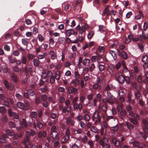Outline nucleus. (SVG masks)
Listing matches in <instances>:
<instances>
[{
    "label": "nucleus",
    "instance_id": "bf43d9fd",
    "mask_svg": "<svg viewBox=\"0 0 148 148\" xmlns=\"http://www.w3.org/2000/svg\"><path fill=\"white\" fill-rule=\"evenodd\" d=\"M75 79H79L80 77V75L77 71L75 72Z\"/></svg>",
    "mask_w": 148,
    "mask_h": 148
},
{
    "label": "nucleus",
    "instance_id": "9d476101",
    "mask_svg": "<svg viewBox=\"0 0 148 148\" xmlns=\"http://www.w3.org/2000/svg\"><path fill=\"white\" fill-rule=\"evenodd\" d=\"M47 133L46 131L43 130L42 132L40 131L38 133V137L40 139H42V136L45 138L47 136Z\"/></svg>",
    "mask_w": 148,
    "mask_h": 148
},
{
    "label": "nucleus",
    "instance_id": "473e14b6",
    "mask_svg": "<svg viewBox=\"0 0 148 148\" xmlns=\"http://www.w3.org/2000/svg\"><path fill=\"white\" fill-rule=\"evenodd\" d=\"M22 43L24 45L27 46L28 44V42L27 41V39L26 38H23L21 40Z\"/></svg>",
    "mask_w": 148,
    "mask_h": 148
},
{
    "label": "nucleus",
    "instance_id": "b1692460",
    "mask_svg": "<svg viewBox=\"0 0 148 148\" xmlns=\"http://www.w3.org/2000/svg\"><path fill=\"white\" fill-rule=\"evenodd\" d=\"M8 59L9 62L11 63H14L16 61V58H13L11 56H8Z\"/></svg>",
    "mask_w": 148,
    "mask_h": 148
},
{
    "label": "nucleus",
    "instance_id": "f8f14e48",
    "mask_svg": "<svg viewBox=\"0 0 148 148\" xmlns=\"http://www.w3.org/2000/svg\"><path fill=\"white\" fill-rule=\"evenodd\" d=\"M66 33L68 36H70L71 35H74L76 34L77 35V33H75L73 29H67L66 31Z\"/></svg>",
    "mask_w": 148,
    "mask_h": 148
},
{
    "label": "nucleus",
    "instance_id": "cd10ccee",
    "mask_svg": "<svg viewBox=\"0 0 148 148\" xmlns=\"http://www.w3.org/2000/svg\"><path fill=\"white\" fill-rule=\"evenodd\" d=\"M72 83L74 86L78 85L79 84V81L78 79H75L71 81Z\"/></svg>",
    "mask_w": 148,
    "mask_h": 148
},
{
    "label": "nucleus",
    "instance_id": "7c9ffc66",
    "mask_svg": "<svg viewBox=\"0 0 148 148\" xmlns=\"http://www.w3.org/2000/svg\"><path fill=\"white\" fill-rule=\"evenodd\" d=\"M34 65L35 66L38 67L39 66L40 61L37 59H35L33 61Z\"/></svg>",
    "mask_w": 148,
    "mask_h": 148
},
{
    "label": "nucleus",
    "instance_id": "13d9d810",
    "mask_svg": "<svg viewBox=\"0 0 148 148\" xmlns=\"http://www.w3.org/2000/svg\"><path fill=\"white\" fill-rule=\"evenodd\" d=\"M84 117L85 120L87 121H89L90 119V116L88 114L84 115Z\"/></svg>",
    "mask_w": 148,
    "mask_h": 148
},
{
    "label": "nucleus",
    "instance_id": "e433bc0d",
    "mask_svg": "<svg viewBox=\"0 0 148 148\" xmlns=\"http://www.w3.org/2000/svg\"><path fill=\"white\" fill-rule=\"evenodd\" d=\"M134 95L136 98L137 99H140L141 95L139 91H137L136 92H135Z\"/></svg>",
    "mask_w": 148,
    "mask_h": 148
},
{
    "label": "nucleus",
    "instance_id": "6e6552de",
    "mask_svg": "<svg viewBox=\"0 0 148 148\" xmlns=\"http://www.w3.org/2000/svg\"><path fill=\"white\" fill-rule=\"evenodd\" d=\"M3 83L5 86L7 88L11 90H12L14 88L13 85L9 84L8 82L6 80H5L3 81Z\"/></svg>",
    "mask_w": 148,
    "mask_h": 148
},
{
    "label": "nucleus",
    "instance_id": "c9c22d12",
    "mask_svg": "<svg viewBox=\"0 0 148 148\" xmlns=\"http://www.w3.org/2000/svg\"><path fill=\"white\" fill-rule=\"evenodd\" d=\"M6 112L5 108L3 106H0V112L2 114H5Z\"/></svg>",
    "mask_w": 148,
    "mask_h": 148
},
{
    "label": "nucleus",
    "instance_id": "20e7f679",
    "mask_svg": "<svg viewBox=\"0 0 148 148\" xmlns=\"http://www.w3.org/2000/svg\"><path fill=\"white\" fill-rule=\"evenodd\" d=\"M23 70L26 76H27L29 74L32 75L33 73L32 68L31 67L27 68L26 66L23 68Z\"/></svg>",
    "mask_w": 148,
    "mask_h": 148
},
{
    "label": "nucleus",
    "instance_id": "de8ad7c7",
    "mask_svg": "<svg viewBox=\"0 0 148 148\" xmlns=\"http://www.w3.org/2000/svg\"><path fill=\"white\" fill-rule=\"evenodd\" d=\"M119 112L120 113V115L123 117H125L127 114L126 111L125 110H122Z\"/></svg>",
    "mask_w": 148,
    "mask_h": 148
},
{
    "label": "nucleus",
    "instance_id": "79ce46f5",
    "mask_svg": "<svg viewBox=\"0 0 148 148\" xmlns=\"http://www.w3.org/2000/svg\"><path fill=\"white\" fill-rule=\"evenodd\" d=\"M132 142L133 143L134 145V147H138L140 145V143L138 141H135L134 140H132Z\"/></svg>",
    "mask_w": 148,
    "mask_h": 148
},
{
    "label": "nucleus",
    "instance_id": "2eb2a0df",
    "mask_svg": "<svg viewBox=\"0 0 148 148\" xmlns=\"http://www.w3.org/2000/svg\"><path fill=\"white\" fill-rule=\"evenodd\" d=\"M108 100H109V103L112 104L114 103V101L115 100V98L111 94L108 95L107 96Z\"/></svg>",
    "mask_w": 148,
    "mask_h": 148
},
{
    "label": "nucleus",
    "instance_id": "052dcab7",
    "mask_svg": "<svg viewBox=\"0 0 148 148\" xmlns=\"http://www.w3.org/2000/svg\"><path fill=\"white\" fill-rule=\"evenodd\" d=\"M95 66L94 63L92 64L90 67L89 70L90 72L92 71L95 68Z\"/></svg>",
    "mask_w": 148,
    "mask_h": 148
},
{
    "label": "nucleus",
    "instance_id": "c85d7f7f",
    "mask_svg": "<svg viewBox=\"0 0 148 148\" xmlns=\"http://www.w3.org/2000/svg\"><path fill=\"white\" fill-rule=\"evenodd\" d=\"M126 125L128 129L130 130L133 129L134 128V126L128 122H126Z\"/></svg>",
    "mask_w": 148,
    "mask_h": 148
},
{
    "label": "nucleus",
    "instance_id": "7ed1b4c3",
    "mask_svg": "<svg viewBox=\"0 0 148 148\" xmlns=\"http://www.w3.org/2000/svg\"><path fill=\"white\" fill-rule=\"evenodd\" d=\"M36 124L35 122H34L33 125L34 128L36 129L37 127L39 129H42L43 126V124L42 122L39 121L38 119H36Z\"/></svg>",
    "mask_w": 148,
    "mask_h": 148
},
{
    "label": "nucleus",
    "instance_id": "4c0bfd02",
    "mask_svg": "<svg viewBox=\"0 0 148 148\" xmlns=\"http://www.w3.org/2000/svg\"><path fill=\"white\" fill-rule=\"evenodd\" d=\"M50 78V83L51 84H54L55 80L56 77L54 75L52 76L49 77Z\"/></svg>",
    "mask_w": 148,
    "mask_h": 148
},
{
    "label": "nucleus",
    "instance_id": "f704fd0d",
    "mask_svg": "<svg viewBox=\"0 0 148 148\" xmlns=\"http://www.w3.org/2000/svg\"><path fill=\"white\" fill-rule=\"evenodd\" d=\"M27 59L26 57L25 56H23L21 59V62L23 64H26L27 62Z\"/></svg>",
    "mask_w": 148,
    "mask_h": 148
},
{
    "label": "nucleus",
    "instance_id": "f257e3e1",
    "mask_svg": "<svg viewBox=\"0 0 148 148\" xmlns=\"http://www.w3.org/2000/svg\"><path fill=\"white\" fill-rule=\"evenodd\" d=\"M99 112L98 111H95L94 113L93 116L92 117V119L93 121L95 119H97L95 121L96 123H99L101 121V116L100 115Z\"/></svg>",
    "mask_w": 148,
    "mask_h": 148
},
{
    "label": "nucleus",
    "instance_id": "aec40b11",
    "mask_svg": "<svg viewBox=\"0 0 148 148\" xmlns=\"http://www.w3.org/2000/svg\"><path fill=\"white\" fill-rule=\"evenodd\" d=\"M38 115V113L35 111L31 112L29 114L30 117L32 118L36 119Z\"/></svg>",
    "mask_w": 148,
    "mask_h": 148
},
{
    "label": "nucleus",
    "instance_id": "864d4df0",
    "mask_svg": "<svg viewBox=\"0 0 148 148\" xmlns=\"http://www.w3.org/2000/svg\"><path fill=\"white\" fill-rule=\"evenodd\" d=\"M127 100L129 102H131L132 104L134 103V99H132L131 98L130 95H128L127 97Z\"/></svg>",
    "mask_w": 148,
    "mask_h": 148
},
{
    "label": "nucleus",
    "instance_id": "a878e982",
    "mask_svg": "<svg viewBox=\"0 0 148 148\" xmlns=\"http://www.w3.org/2000/svg\"><path fill=\"white\" fill-rule=\"evenodd\" d=\"M35 102L36 103L37 105L41 103L42 101L40 97L39 96L36 97L35 99Z\"/></svg>",
    "mask_w": 148,
    "mask_h": 148
},
{
    "label": "nucleus",
    "instance_id": "680f3d73",
    "mask_svg": "<svg viewBox=\"0 0 148 148\" xmlns=\"http://www.w3.org/2000/svg\"><path fill=\"white\" fill-rule=\"evenodd\" d=\"M38 38L40 42H42L44 40V37L41 34H39L38 36Z\"/></svg>",
    "mask_w": 148,
    "mask_h": 148
},
{
    "label": "nucleus",
    "instance_id": "4468645a",
    "mask_svg": "<svg viewBox=\"0 0 148 148\" xmlns=\"http://www.w3.org/2000/svg\"><path fill=\"white\" fill-rule=\"evenodd\" d=\"M139 37L142 39V40H147L148 39V34L145 33L144 31L142 32V34H139Z\"/></svg>",
    "mask_w": 148,
    "mask_h": 148
},
{
    "label": "nucleus",
    "instance_id": "8fccbe9b",
    "mask_svg": "<svg viewBox=\"0 0 148 148\" xmlns=\"http://www.w3.org/2000/svg\"><path fill=\"white\" fill-rule=\"evenodd\" d=\"M90 62V60L89 59L85 58L83 60V65H86L87 64H89Z\"/></svg>",
    "mask_w": 148,
    "mask_h": 148
},
{
    "label": "nucleus",
    "instance_id": "e2e57ef3",
    "mask_svg": "<svg viewBox=\"0 0 148 148\" xmlns=\"http://www.w3.org/2000/svg\"><path fill=\"white\" fill-rule=\"evenodd\" d=\"M119 129V126L117 125L115 126L112 127V130L114 132L117 131Z\"/></svg>",
    "mask_w": 148,
    "mask_h": 148
},
{
    "label": "nucleus",
    "instance_id": "1a4fd4ad",
    "mask_svg": "<svg viewBox=\"0 0 148 148\" xmlns=\"http://www.w3.org/2000/svg\"><path fill=\"white\" fill-rule=\"evenodd\" d=\"M67 91L68 93L70 94L72 93H75L77 92L78 89L73 87L70 86L68 88Z\"/></svg>",
    "mask_w": 148,
    "mask_h": 148
},
{
    "label": "nucleus",
    "instance_id": "774afa93",
    "mask_svg": "<svg viewBox=\"0 0 148 148\" xmlns=\"http://www.w3.org/2000/svg\"><path fill=\"white\" fill-rule=\"evenodd\" d=\"M56 129H57L56 127L55 126L53 125V126H52V127H51V133L56 132H57L56 131Z\"/></svg>",
    "mask_w": 148,
    "mask_h": 148
},
{
    "label": "nucleus",
    "instance_id": "603ef678",
    "mask_svg": "<svg viewBox=\"0 0 148 148\" xmlns=\"http://www.w3.org/2000/svg\"><path fill=\"white\" fill-rule=\"evenodd\" d=\"M107 106L106 104H103L102 106V110L105 114H106L107 111Z\"/></svg>",
    "mask_w": 148,
    "mask_h": 148
},
{
    "label": "nucleus",
    "instance_id": "ddd939ff",
    "mask_svg": "<svg viewBox=\"0 0 148 148\" xmlns=\"http://www.w3.org/2000/svg\"><path fill=\"white\" fill-rule=\"evenodd\" d=\"M132 88L134 90L139 91L141 89L140 86L139 85H138L136 82H133L132 84Z\"/></svg>",
    "mask_w": 148,
    "mask_h": 148
},
{
    "label": "nucleus",
    "instance_id": "c03bdc74",
    "mask_svg": "<svg viewBox=\"0 0 148 148\" xmlns=\"http://www.w3.org/2000/svg\"><path fill=\"white\" fill-rule=\"evenodd\" d=\"M130 121L135 125H137L138 124V122L136 120L133 118H131L130 119Z\"/></svg>",
    "mask_w": 148,
    "mask_h": 148
},
{
    "label": "nucleus",
    "instance_id": "338daca9",
    "mask_svg": "<svg viewBox=\"0 0 148 148\" xmlns=\"http://www.w3.org/2000/svg\"><path fill=\"white\" fill-rule=\"evenodd\" d=\"M137 80L138 82L139 83H141L143 81L142 76L139 75L137 76Z\"/></svg>",
    "mask_w": 148,
    "mask_h": 148
},
{
    "label": "nucleus",
    "instance_id": "09e8293b",
    "mask_svg": "<svg viewBox=\"0 0 148 148\" xmlns=\"http://www.w3.org/2000/svg\"><path fill=\"white\" fill-rule=\"evenodd\" d=\"M90 130L91 131L95 133H97L98 132V129L97 128L94 126H92L90 128Z\"/></svg>",
    "mask_w": 148,
    "mask_h": 148
},
{
    "label": "nucleus",
    "instance_id": "bb28decb",
    "mask_svg": "<svg viewBox=\"0 0 148 148\" xmlns=\"http://www.w3.org/2000/svg\"><path fill=\"white\" fill-rule=\"evenodd\" d=\"M16 105L18 107L21 109H23L25 107L24 103L21 102H18Z\"/></svg>",
    "mask_w": 148,
    "mask_h": 148
},
{
    "label": "nucleus",
    "instance_id": "49530a36",
    "mask_svg": "<svg viewBox=\"0 0 148 148\" xmlns=\"http://www.w3.org/2000/svg\"><path fill=\"white\" fill-rule=\"evenodd\" d=\"M15 97L19 100H22L23 99V96L18 93L16 94Z\"/></svg>",
    "mask_w": 148,
    "mask_h": 148
},
{
    "label": "nucleus",
    "instance_id": "0e129e2a",
    "mask_svg": "<svg viewBox=\"0 0 148 148\" xmlns=\"http://www.w3.org/2000/svg\"><path fill=\"white\" fill-rule=\"evenodd\" d=\"M104 47L103 46H99L98 48V50L99 52L102 53L104 51Z\"/></svg>",
    "mask_w": 148,
    "mask_h": 148
},
{
    "label": "nucleus",
    "instance_id": "58836bf2",
    "mask_svg": "<svg viewBox=\"0 0 148 148\" xmlns=\"http://www.w3.org/2000/svg\"><path fill=\"white\" fill-rule=\"evenodd\" d=\"M93 5L95 7H98L100 5L99 0H94Z\"/></svg>",
    "mask_w": 148,
    "mask_h": 148
},
{
    "label": "nucleus",
    "instance_id": "3c124183",
    "mask_svg": "<svg viewBox=\"0 0 148 148\" xmlns=\"http://www.w3.org/2000/svg\"><path fill=\"white\" fill-rule=\"evenodd\" d=\"M35 57V56L32 54L29 53L27 55V57L29 60H32Z\"/></svg>",
    "mask_w": 148,
    "mask_h": 148
},
{
    "label": "nucleus",
    "instance_id": "5fc2aeb1",
    "mask_svg": "<svg viewBox=\"0 0 148 148\" xmlns=\"http://www.w3.org/2000/svg\"><path fill=\"white\" fill-rule=\"evenodd\" d=\"M119 48L121 50H123L125 49L126 50V47L124 44L123 43H121L119 46Z\"/></svg>",
    "mask_w": 148,
    "mask_h": 148
},
{
    "label": "nucleus",
    "instance_id": "412c9836",
    "mask_svg": "<svg viewBox=\"0 0 148 148\" xmlns=\"http://www.w3.org/2000/svg\"><path fill=\"white\" fill-rule=\"evenodd\" d=\"M58 135V132H56L51 133L50 134V136L53 139H57V137Z\"/></svg>",
    "mask_w": 148,
    "mask_h": 148
},
{
    "label": "nucleus",
    "instance_id": "39448f33",
    "mask_svg": "<svg viewBox=\"0 0 148 148\" xmlns=\"http://www.w3.org/2000/svg\"><path fill=\"white\" fill-rule=\"evenodd\" d=\"M99 142L100 145L102 147L108 143V140L107 138L103 136L100 139Z\"/></svg>",
    "mask_w": 148,
    "mask_h": 148
},
{
    "label": "nucleus",
    "instance_id": "2f4dec72",
    "mask_svg": "<svg viewBox=\"0 0 148 148\" xmlns=\"http://www.w3.org/2000/svg\"><path fill=\"white\" fill-rule=\"evenodd\" d=\"M142 61L144 63H148V56L146 55H144L142 58Z\"/></svg>",
    "mask_w": 148,
    "mask_h": 148
},
{
    "label": "nucleus",
    "instance_id": "0eeeda50",
    "mask_svg": "<svg viewBox=\"0 0 148 148\" xmlns=\"http://www.w3.org/2000/svg\"><path fill=\"white\" fill-rule=\"evenodd\" d=\"M72 5L73 6V8L75 11L78 12L81 11L82 5L77 3H73Z\"/></svg>",
    "mask_w": 148,
    "mask_h": 148
},
{
    "label": "nucleus",
    "instance_id": "423d86ee",
    "mask_svg": "<svg viewBox=\"0 0 148 148\" xmlns=\"http://www.w3.org/2000/svg\"><path fill=\"white\" fill-rule=\"evenodd\" d=\"M117 53L120 57L124 59H126L128 58L127 54L124 51H120L119 50L117 49Z\"/></svg>",
    "mask_w": 148,
    "mask_h": 148
},
{
    "label": "nucleus",
    "instance_id": "6e6d98bb",
    "mask_svg": "<svg viewBox=\"0 0 148 148\" xmlns=\"http://www.w3.org/2000/svg\"><path fill=\"white\" fill-rule=\"evenodd\" d=\"M99 71L101 72H102L104 70L105 67L103 65L100 64L99 65Z\"/></svg>",
    "mask_w": 148,
    "mask_h": 148
},
{
    "label": "nucleus",
    "instance_id": "4d7b16f0",
    "mask_svg": "<svg viewBox=\"0 0 148 148\" xmlns=\"http://www.w3.org/2000/svg\"><path fill=\"white\" fill-rule=\"evenodd\" d=\"M138 46L139 48L140 49L142 52L144 50V47L143 44L141 43H139L138 44Z\"/></svg>",
    "mask_w": 148,
    "mask_h": 148
},
{
    "label": "nucleus",
    "instance_id": "4be33fe9",
    "mask_svg": "<svg viewBox=\"0 0 148 148\" xmlns=\"http://www.w3.org/2000/svg\"><path fill=\"white\" fill-rule=\"evenodd\" d=\"M113 43L110 45V47L111 48H114L116 47L118 44V41L117 40L114 39L113 40Z\"/></svg>",
    "mask_w": 148,
    "mask_h": 148
},
{
    "label": "nucleus",
    "instance_id": "f3484780",
    "mask_svg": "<svg viewBox=\"0 0 148 148\" xmlns=\"http://www.w3.org/2000/svg\"><path fill=\"white\" fill-rule=\"evenodd\" d=\"M125 76H123L122 75H121L120 76H119V77L116 79L119 83L123 84L125 82Z\"/></svg>",
    "mask_w": 148,
    "mask_h": 148
},
{
    "label": "nucleus",
    "instance_id": "c756f323",
    "mask_svg": "<svg viewBox=\"0 0 148 148\" xmlns=\"http://www.w3.org/2000/svg\"><path fill=\"white\" fill-rule=\"evenodd\" d=\"M143 17V14L141 11L139 12V14L135 17V18L136 20H138L141 18V17Z\"/></svg>",
    "mask_w": 148,
    "mask_h": 148
},
{
    "label": "nucleus",
    "instance_id": "37998d69",
    "mask_svg": "<svg viewBox=\"0 0 148 148\" xmlns=\"http://www.w3.org/2000/svg\"><path fill=\"white\" fill-rule=\"evenodd\" d=\"M22 121V122L21 123L22 126L23 127L27 128V124L25 119H23Z\"/></svg>",
    "mask_w": 148,
    "mask_h": 148
},
{
    "label": "nucleus",
    "instance_id": "a19ab883",
    "mask_svg": "<svg viewBox=\"0 0 148 148\" xmlns=\"http://www.w3.org/2000/svg\"><path fill=\"white\" fill-rule=\"evenodd\" d=\"M41 99L42 101H47V97L45 94H43L41 96Z\"/></svg>",
    "mask_w": 148,
    "mask_h": 148
},
{
    "label": "nucleus",
    "instance_id": "393cba45",
    "mask_svg": "<svg viewBox=\"0 0 148 148\" xmlns=\"http://www.w3.org/2000/svg\"><path fill=\"white\" fill-rule=\"evenodd\" d=\"M5 131L7 136H13L14 134V133L12 131L9 129H7Z\"/></svg>",
    "mask_w": 148,
    "mask_h": 148
},
{
    "label": "nucleus",
    "instance_id": "9b49d317",
    "mask_svg": "<svg viewBox=\"0 0 148 148\" xmlns=\"http://www.w3.org/2000/svg\"><path fill=\"white\" fill-rule=\"evenodd\" d=\"M8 136L6 134H4L2 136H0V143H5L7 142L6 138H8Z\"/></svg>",
    "mask_w": 148,
    "mask_h": 148
},
{
    "label": "nucleus",
    "instance_id": "6ab92c4d",
    "mask_svg": "<svg viewBox=\"0 0 148 148\" xmlns=\"http://www.w3.org/2000/svg\"><path fill=\"white\" fill-rule=\"evenodd\" d=\"M61 72L60 70H57L55 73V77L57 81L59 80L60 77H61Z\"/></svg>",
    "mask_w": 148,
    "mask_h": 148
},
{
    "label": "nucleus",
    "instance_id": "f03ea898",
    "mask_svg": "<svg viewBox=\"0 0 148 148\" xmlns=\"http://www.w3.org/2000/svg\"><path fill=\"white\" fill-rule=\"evenodd\" d=\"M110 143L112 145L116 147H121L120 141L117 140L116 138H112Z\"/></svg>",
    "mask_w": 148,
    "mask_h": 148
},
{
    "label": "nucleus",
    "instance_id": "a211bd4d",
    "mask_svg": "<svg viewBox=\"0 0 148 148\" xmlns=\"http://www.w3.org/2000/svg\"><path fill=\"white\" fill-rule=\"evenodd\" d=\"M71 111V106H70L64 107L62 109V112L64 113H65L66 112L68 113H69Z\"/></svg>",
    "mask_w": 148,
    "mask_h": 148
},
{
    "label": "nucleus",
    "instance_id": "dca6fc26",
    "mask_svg": "<svg viewBox=\"0 0 148 148\" xmlns=\"http://www.w3.org/2000/svg\"><path fill=\"white\" fill-rule=\"evenodd\" d=\"M49 55L52 60H54L57 58V56L56 53L53 50H51L50 51Z\"/></svg>",
    "mask_w": 148,
    "mask_h": 148
},
{
    "label": "nucleus",
    "instance_id": "69168bd1",
    "mask_svg": "<svg viewBox=\"0 0 148 148\" xmlns=\"http://www.w3.org/2000/svg\"><path fill=\"white\" fill-rule=\"evenodd\" d=\"M84 37L83 36H79L78 38H77L78 42H82L84 40Z\"/></svg>",
    "mask_w": 148,
    "mask_h": 148
},
{
    "label": "nucleus",
    "instance_id": "a18cd8bd",
    "mask_svg": "<svg viewBox=\"0 0 148 148\" xmlns=\"http://www.w3.org/2000/svg\"><path fill=\"white\" fill-rule=\"evenodd\" d=\"M94 34V32L93 31H91L88 34L87 36L88 38L89 39H91V38L93 36Z\"/></svg>",
    "mask_w": 148,
    "mask_h": 148
},
{
    "label": "nucleus",
    "instance_id": "ea45409f",
    "mask_svg": "<svg viewBox=\"0 0 148 148\" xmlns=\"http://www.w3.org/2000/svg\"><path fill=\"white\" fill-rule=\"evenodd\" d=\"M3 105L8 108L10 107V105L9 101H8V99L7 100H4Z\"/></svg>",
    "mask_w": 148,
    "mask_h": 148
},
{
    "label": "nucleus",
    "instance_id": "72a5a7b5",
    "mask_svg": "<svg viewBox=\"0 0 148 148\" xmlns=\"http://www.w3.org/2000/svg\"><path fill=\"white\" fill-rule=\"evenodd\" d=\"M47 53H44L43 54H39L37 56V58L38 59H43L45 56H47Z\"/></svg>",
    "mask_w": 148,
    "mask_h": 148
},
{
    "label": "nucleus",
    "instance_id": "5701e85b",
    "mask_svg": "<svg viewBox=\"0 0 148 148\" xmlns=\"http://www.w3.org/2000/svg\"><path fill=\"white\" fill-rule=\"evenodd\" d=\"M11 77L13 81L15 83H16L18 81V79L16 75L14 74H11Z\"/></svg>",
    "mask_w": 148,
    "mask_h": 148
}]
</instances>
